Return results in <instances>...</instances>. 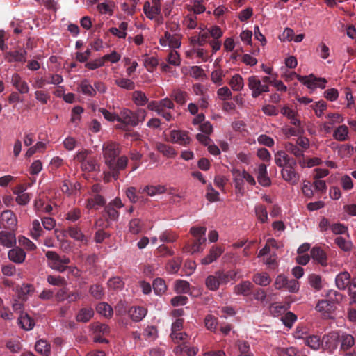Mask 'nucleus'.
I'll return each instance as SVG.
<instances>
[{
    "label": "nucleus",
    "mask_w": 356,
    "mask_h": 356,
    "mask_svg": "<svg viewBox=\"0 0 356 356\" xmlns=\"http://www.w3.org/2000/svg\"><path fill=\"white\" fill-rule=\"evenodd\" d=\"M231 173L236 194L240 197H243L245 193V183L251 187L254 186L257 184L254 176L245 169L233 168L231 170Z\"/></svg>",
    "instance_id": "f257e3e1"
},
{
    "label": "nucleus",
    "mask_w": 356,
    "mask_h": 356,
    "mask_svg": "<svg viewBox=\"0 0 356 356\" xmlns=\"http://www.w3.org/2000/svg\"><path fill=\"white\" fill-rule=\"evenodd\" d=\"M146 115L147 113L144 109L140 108L134 112L129 108H124L120 110L118 114V122L120 123V128L134 127L143 122Z\"/></svg>",
    "instance_id": "f03ea898"
},
{
    "label": "nucleus",
    "mask_w": 356,
    "mask_h": 356,
    "mask_svg": "<svg viewBox=\"0 0 356 356\" xmlns=\"http://www.w3.org/2000/svg\"><path fill=\"white\" fill-rule=\"evenodd\" d=\"M238 274V270L216 271L213 275H209L206 278V286L211 291H216L220 285L227 284L231 280H235Z\"/></svg>",
    "instance_id": "7ed1b4c3"
},
{
    "label": "nucleus",
    "mask_w": 356,
    "mask_h": 356,
    "mask_svg": "<svg viewBox=\"0 0 356 356\" xmlns=\"http://www.w3.org/2000/svg\"><path fill=\"white\" fill-rule=\"evenodd\" d=\"M190 233L193 237L191 245H185L184 250L186 252L194 254L203 250L202 245L206 242V228L204 227H192Z\"/></svg>",
    "instance_id": "20e7f679"
},
{
    "label": "nucleus",
    "mask_w": 356,
    "mask_h": 356,
    "mask_svg": "<svg viewBox=\"0 0 356 356\" xmlns=\"http://www.w3.org/2000/svg\"><path fill=\"white\" fill-rule=\"evenodd\" d=\"M46 257L48 266L60 273L67 270V265L70 262L68 257L65 256L61 257L54 251H47L46 252Z\"/></svg>",
    "instance_id": "39448f33"
},
{
    "label": "nucleus",
    "mask_w": 356,
    "mask_h": 356,
    "mask_svg": "<svg viewBox=\"0 0 356 356\" xmlns=\"http://www.w3.org/2000/svg\"><path fill=\"white\" fill-rule=\"evenodd\" d=\"M103 156L106 165L113 164L120 153V146L118 143L108 141L102 145Z\"/></svg>",
    "instance_id": "423d86ee"
},
{
    "label": "nucleus",
    "mask_w": 356,
    "mask_h": 356,
    "mask_svg": "<svg viewBox=\"0 0 356 356\" xmlns=\"http://www.w3.org/2000/svg\"><path fill=\"white\" fill-rule=\"evenodd\" d=\"M339 341V332L332 331L323 336L322 347L329 353H333L337 348Z\"/></svg>",
    "instance_id": "0eeeda50"
},
{
    "label": "nucleus",
    "mask_w": 356,
    "mask_h": 356,
    "mask_svg": "<svg viewBox=\"0 0 356 356\" xmlns=\"http://www.w3.org/2000/svg\"><path fill=\"white\" fill-rule=\"evenodd\" d=\"M143 12L145 16L150 20L156 18L161 15V0L146 1L143 5Z\"/></svg>",
    "instance_id": "6e6552de"
},
{
    "label": "nucleus",
    "mask_w": 356,
    "mask_h": 356,
    "mask_svg": "<svg viewBox=\"0 0 356 356\" xmlns=\"http://www.w3.org/2000/svg\"><path fill=\"white\" fill-rule=\"evenodd\" d=\"M248 87L252 91V96L254 98L259 97L263 92L269 91L267 84H262L261 81L256 76H252L248 78Z\"/></svg>",
    "instance_id": "1a4fd4ad"
},
{
    "label": "nucleus",
    "mask_w": 356,
    "mask_h": 356,
    "mask_svg": "<svg viewBox=\"0 0 356 356\" xmlns=\"http://www.w3.org/2000/svg\"><path fill=\"white\" fill-rule=\"evenodd\" d=\"M298 80L306 86L309 89L314 90L317 88H325L326 80L316 78L313 74L309 76H298Z\"/></svg>",
    "instance_id": "9d476101"
},
{
    "label": "nucleus",
    "mask_w": 356,
    "mask_h": 356,
    "mask_svg": "<svg viewBox=\"0 0 356 356\" xmlns=\"http://www.w3.org/2000/svg\"><path fill=\"white\" fill-rule=\"evenodd\" d=\"M296 165H287L281 170V175L282 179L291 185H296L298 184L300 178V175L296 171L295 167Z\"/></svg>",
    "instance_id": "9b49d317"
},
{
    "label": "nucleus",
    "mask_w": 356,
    "mask_h": 356,
    "mask_svg": "<svg viewBox=\"0 0 356 356\" xmlns=\"http://www.w3.org/2000/svg\"><path fill=\"white\" fill-rule=\"evenodd\" d=\"M9 81L19 93L25 94L29 92L28 83L19 74H13L9 78Z\"/></svg>",
    "instance_id": "f8f14e48"
},
{
    "label": "nucleus",
    "mask_w": 356,
    "mask_h": 356,
    "mask_svg": "<svg viewBox=\"0 0 356 356\" xmlns=\"http://www.w3.org/2000/svg\"><path fill=\"white\" fill-rule=\"evenodd\" d=\"M171 143L179 145L186 146L190 143L191 139L188 133L181 130H172L170 132V140Z\"/></svg>",
    "instance_id": "ddd939ff"
},
{
    "label": "nucleus",
    "mask_w": 356,
    "mask_h": 356,
    "mask_svg": "<svg viewBox=\"0 0 356 356\" xmlns=\"http://www.w3.org/2000/svg\"><path fill=\"white\" fill-rule=\"evenodd\" d=\"M128 163V159L126 156H122L113 161V164L108 165L111 172V175L115 179L118 178L119 171L126 168Z\"/></svg>",
    "instance_id": "4468645a"
},
{
    "label": "nucleus",
    "mask_w": 356,
    "mask_h": 356,
    "mask_svg": "<svg viewBox=\"0 0 356 356\" xmlns=\"http://www.w3.org/2000/svg\"><path fill=\"white\" fill-rule=\"evenodd\" d=\"M316 309L321 314L323 318H331L332 314L335 309V305L330 301L321 300L318 302Z\"/></svg>",
    "instance_id": "2eb2a0df"
},
{
    "label": "nucleus",
    "mask_w": 356,
    "mask_h": 356,
    "mask_svg": "<svg viewBox=\"0 0 356 356\" xmlns=\"http://www.w3.org/2000/svg\"><path fill=\"white\" fill-rule=\"evenodd\" d=\"M275 163L280 168H286L287 165L292 164L296 165V161L291 158L284 151H277L275 154Z\"/></svg>",
    "instance_id": "dca6fc26"
},
{
    "label": "nucleus",
    "mask_w": 356,
    "mask_h": 356,
    "mask_svg": "<svg viewBox=\"0 0 356 356\" xmlns=\"http://www.w3.org/2000/svg\"><path fill=\"white\" fill-rule=\"evenodd\" d=\"M257 179L258 183L263 187H268L271 185V180L268 175L266 165L259 164L257 171Z\"/></svg>",
    "instance_id": "f3484780"
},
{
    "label": "nucleus",
    "mask_w": 356,
    "mask_h": 356,
    "mask_svg": "<svg viewBox=\"0 0 356 356\" xmlns=\"http://www.w3.org/2000/svg\"><path fill=\"white\" fill-rule=\"evenodd\" d=\"M1 220L6 227L15 229L17 227V218L10 210L3 211L1 214Z\"/></svg>",
    "instance_id": "a211bd4d"
},
{
    "label": "nucleus",
    "mask_w": 356,
    "mask_h": 356,
    "mask_svg": "<svg viewBox=\"0 0 356 356\" xmlns=\"http://www.w3.org/2000/svg\"><path fill=\"white\" fill-rule=\"evenodd\" d=\"M223 249L218 246H212L210 249L209 254L201 259V264L203 265H208L216 261L223 252Z\"/></svg>",
    "instance_id": "6ab92c4d"
},
{
    "label": "nucleus",
    "mask_w": 356,
    "mask_h": 356,
    "mask_svg": "<svg viewBox=\"0 0 356 356\" xmlns=\"http://www.w3.org/2000/svg\"><path fill=\"white\" fill-rule=\"evenodd\" d=\"M310 254L312 258L321 266H326L327 265V255L320 247H314L310 251Z\"/></svg>",
    "instance_id": "aec40b11"
},
{
    "label": "nucleus",
    "mask_w": 356,
    "mask_h": 356,
    "mask_svg": "<svg viewBox=\"0 0 356 356\" xmlns=\"http://www.w3.org/2000/svg\"><path fill=\"white\" fill-rule=\"evenodd\" d=\"M16 243L15 234L13 232H0V245L6 248H11Z\"/></svg>",
    "instance_id": "412c9836"
},
{
    "label": "nucleus",
    "mask_w": 356,
    "mask_h": 356,
    "mask_svg": "<svg viewBox=\"0 0 356 356\" xmlns=\"http://www.w3.org/2000/svg\"><path fill=\"white\" fill-rule=\"evenodd\" d=\"M18 325L25 331L31 330L35 326V321L26 313L20 314L17 319Z\"/></svg>",
    "instance_id": "4be33fe9"
},
{
    "label": "nucleus",
    "mask_w": 356,
    "mask_h": 356,
    "mask_svg": "<svg viewBox=\"0 0 356 356\" xmlns=\"http://www.w3.org/2000/svg\"><path fill=\"white\" fill-rule=\"evenodd\" d=\"M10 261L16 264H22L26 259L25 252L19 248H15L10 250L8 253Z\"/></svg>",
    "instance_id": "5701e85b"
},
{
    "label": "nucleus",
    "mask_w": 356,
    "mask_h": 356,
    "mask_svg": "<svg viewBox=\"0 0 356 356\" xmlns=\"http://www.w3.org/2000/svg\"><path fill=\"white\" fill-rule=\"evenodd\" d=\"M350 282V275L348 272L344 271L339 273L335 278L336 286L339 290H344L348 286Z\"/></svg>",
    "instance_id": "b1692460"
},
{
    "label": "nucleus",
    "mask_w": 356,
    "mask_h": 356,
    "mask_svg": "<svg viewBox=\"0 0 356 356\" xmlns=\"http://www.w3.org/2000/svg\"><path fill=\"white\" fill-rule=\"evenodd\" d=\"M332 136L337 141H346L349 138V129L345 124L339 125L334 130Z\"/></svg>",
    "instance_id": "393cba45"
},
{
    "label": "nucleus",
    "mask_w": 356,
    "mask_h": 356,
    "mask_svg": "<svg viewBox=\"0 0 356 356\" xmlns=\"http://www.w3.org/2000/svg\"><path fill=\"white\" fill-rule=\"evenodd\" d=\"M156 149L164 156L169 159L175 158L177 154L173 147L162 143H157Z\"/></svg>",
    "instance_id": "a878e982"
},
{
    "label": "nucleus",
    "mask_w": 356,
    "mask_h": 356,
    "mask_svg": "<svg viewBox=\"0 0 356 356\" xmlns=\"http://www.w3.org/2000/svg\"><path fill=\"white\" fill-rule=\"evenodd\" d=\"M106 203L105 199L99 194L86 200V207L88 209H98L99 207L104 206Z\"/></svg>",
    "instance_id": "bb28decb"
},
{
    "label": "nucleus",
    "mask_w": 356,
    "mask_h": 356,
    "mask_svg": "<svg viewBox=\"0 0 356 356\" xmlns=\"http://www.w3.org/2000/svg\"><path fill=\"white\" fill-rule=\"evenodd\" d=\"M97 8L102 15H112L114 12L115 3L112 0H105L97 4Z\"/></svg>",
    "instance_id": "cd10ccee"
},
{
    "label": "nucleus",
    "mask_w": 356,
    "mask_h": 356,
    "mask_svg": "<svg viewBox=\"0 0 356 356\" xmlns=\"http://www.w3.org/2000/svg\"><path fill=\"white\" fill-rule=\"evenodd\" d=\"M129 314L131 318L138 322L141 321L147 314V309L143 307H132L129 310Z\"/></svg>",
    "instance_id": "c85d7f7f"
},
{
    "label": "nucleus",
    "mask_w": 356,
    "mask_h": 356,
    "mask_svg": "<svg viewBox=\"0 0 356 356\" xmlns=\"http://www.w3.org/2000/svg\"><path fill=\"white\" fill-rule=\"evenodd\" d=\"M128 22H122L118 27H111L109 32L120 39H124L127 37V31L128 29Z\"/></svg>",
    "instance_id": "c756f323"
},
{
    "label": "nucleus",
    "mask_w": 356,
    "mask_h": 356,
    "mask_svg": "<svg viewBox=\"0 0 356 356\" xmlns=\"http://www.w3.org/2000/svg\"><path fill=\"white\" fill-rule=\"evenodd\" d=\"M26 52L25 50H15L8 52L6 58L8 62H23L26 60Z\"/></svg>",
    "instance_id": "7c9ffc66"
},
{
    "label": "nucleus",
    "mask_w": 356,
    "mask_h": 356,
    "mask_svg": "<svg viewBox=\"0 0 356 356\" xmlns=\"http://www.w3.org/2000/svg\"><path fill=\"white\" fill-rule=\"evenodd\" d=\"M252 286L250 282L244 281L234 286V293L236 295L248 296L251 293Z\"/></svg>",
    "instance_id": "2f4dec72"
},
{
    "label": "nucleus",
    "mask_w": 356,
    "mask_h": 356,
    "mask_svg": "<svg viewBox=\"0 0 356 356\" xmlns=\"http://www.w3.org/2000/svg\"><path fill=\"white\" fill-rule=\"evenodd\" d=\"M166 191V188L163 185H147L145 186L142 192L146 193L149 196L153 197L156 195H161Z\"/></svg>",
    "instance_id": "473e14b6"
},
{
    "label": "nucleus",
    "mask_w": 356,
    "mask_h": 356,
    "mask_svg": "<svg viewBox=\"0 0 356 356\" xmlns=\"http://www.w3.org/2000/svg\"><path fill=\"white\" fill-rule=\"evenodd\" d=\"M308 282L311 287L318 291L321 290L324 286L322 277L317 274L309 275L308 277Z\"/></svg>",
    "instance_id": "72a5a7b5"
},
{
    "label": "nucleus",
    "mask_w": 356,
    "mask_h": 356,
    "mask_svg": "<svg viewBox=\"0 0 356 356\" xmlns=\"http://www.w3.org/2000/svg\"><path fill=\"white\" fill-rule=\"evenodd\" d=\"M340 341H341V349L343 350H349L355 343L354 337L347 333H342L340 335Z\"/></svg>",
    "instance_id": "f704fd0d"
},
{
    "label": "nucleus",
    "mask_w": 356,
    "mask_h": 356,
    "mask_svg": "<svg viewBox=\"0 0 356 356\" xmlns=\"http://www.w3.org/2000/svg\"><path fill=\"white\" fill-rule=\"evenodd\" d=\"M229 83L234 91H241L244 87L243 79L238 74L233 75Z\"/></svg>",
    "instance_id": "c9c22d12"
},
{
    "label": "nucleus",
    "mask_w": 356,
    "mask_h": 356,
    "mask_svg": "<svg viewBox=\"0 0 356 356\" xmlns=\"http://www.w3.org/2000/svg\"><path fill=\"white\" fill-rule=\"evenodd\" d=\"M94 312L92 308H83L78 312L76 318L79 322L86 323L90 320Z\"/></svg>",
    "instance_id": "e433bc0d"
},
{
    "label": "nucleus",
    "mask_w": 356,
    "mask_h": 356,
    "mask_svg": "<svg viewBox=\"0 0 356 356\" xmlns=\"http://www.w3.org/2000/svg\"><path fill=\"white\" fill-rule=\"evenodd\" d=\"M79 88L81 92L85 95L94 97L96 95L95 89L88 79L83 80L79 85Z\"/></svg>",
    "instance_id": "4c0bfd02"
},
{
    "label": "nucleus",
    "mask_w": 356,
    "mask_h": 356,
    "mask_svg": "<svg viewBox=\"0 0 356 356\" xmlns=\"http://www.w3.org/2000/svg\"><path fill=\"white\" fill-rule=\"evenodd\" d=\"M236 346L238 350V356H254L253 353L251 351L250 346L247 341H238Z\"/></svg>",
    "instance_id": "58836bf2"
},
{
    "label": "nucleus",
    "mask_w": 356,
    "mask_h": 356,
    "mask_svg": "<svg viewBox=\"0 0 356 356\" xmlns=\"http://www.w3.org/2000/svg\"><path fill=\"white\" fill-rule=\"evenodd\" d=\"M104 216L108 222L110 221H116L118 219L119 213L115 208L108 204L104 208Z\"/></svg>",
    "instance_id": "ea45409f"
},
{
    "label": "nucleus",
    "mask_w": 356,
    "mask_h": 356,
    "mask_svg": "<svg viewBox=\"0 0 356 356\" xmlns=\"http://www.w3.org/2000/svg\"><path fill=\"white\" fill-rule=\"evenodd\" d=\"M115 83L120 88L128 90H132L135 88V83L127 78H117L115 79Z\"/></svg>",
    "instance_id": "a19ab883"
},
{
    "label": "nucleus",
    "mask_w": 356,
    "mask_h": 356,
    "mask_svg": "<svg viewBox=\"0 0 356 356\" xmlns=\"http://www.w3.org/2000/svg\"><path fill=\"white\" fill-rule=\"evenodd\" d=\"M152 287L154 293L159 296L163 294L167 290V285L162 278H156L153 282Z\"/></svg>",
    "instance_id": "79ce46f5"
},
{
    "label": "nucleus",
    "mask_w": 356,
    "mask_h": 356,
    "mask_svg": "<svg viewBox=\"0 0 356 356\" xmlns=\"http://www.w3.org/2000/svg\"><path fill=\"white\" fill-rule=\"evenodd\" d=\"M35 349L44 356H48L50 353V345L45 340H38L35 343Z\"/></svg>",
    "instance_id": "37998d69"
},
{
    "label": "nucleus",
    "mask_w": 356,
    "mask_h": 356,
    "mask_svg": "<svg viewBox=\"0 0 356 356\" xmlns=\"http://www.w3.org/2000/svg\"><path fill=\"white\" fill-rule=\"evenodd\" d=\"M209 38L208 33L206 31L200 32L199 35L197 36H193L191 38V43L192 45H199V46H203L204 45Z\"/></svg>",
    "instance_id": "c03bdc74"
},
{
    "label": "nucleus",
    "mask_w": 356,
    "mask_h": 356,
    "mask_svg": "<svg viewBox=\"0 0 356 356\" xmlns=\"http://www.w3.org/2000/svg\"><path fill=\"white\" fill-rule=\"evenodd\" d=\"M97 312L106 318H110L113 314L112 307L106 302H100L97 305Z\"/></svg>",
    "instance_id": "a18cd8bd"
},
{
    "label": "nucleus",
    "mask_w": 356,
    "mask_h": 356,
    "mask_svg": "<svg viewBox=\"0 0 356 356\" xmlns=\"http://www.w3.org/2000/svg\"><path fill=\"white\" fill-rule=\"evenodd\" d=\"M174 289L177 293H187L190 291V284L186 280H177L175 282Z\"/></svg>",
    "instance_id": "49530a36"
},
{
    "label": "nucleus",
    "mask_w": 356,
    "mask_h": 356,
    "mask_svg": "<svg viewBox=\"0 0 356 356\" xmlns=\"http://www.w3.org/2000/svg\"><path fill=\"white\" fill-rule=\"evenodd\" d=\"M256 216L259 221L264 223L268 220V212L266 208L261 204H257L254 207Z\"/></svg>",
    "instance_id": "de8ad7c7"
},
{
    "label": "nucleus",
    "mask_w": 356,
    "mask_h": 356,
    "mask_svg": "<svg viewBox=\"0 0 356 356\" xmlns=\"http://www.w3.org/2000/svg\"><path fill=\"white\" fill-rule=\"evenodd\" d=\"M132 99L138 106H145L148 102V98L146 95L140 90L134 91L132 93Z\"/></svg>",
    "instance_id": "09e8293b"
},
{
    "label": "nucleus",
    "mask_w": 356,
    "mask_h": 356,
    "mask_svg": "<svg viewBox=\"0 0 356 356\" xmlns=\"http://www.w3.org/2000/svg\"><path fill=\"white\" fill-rule=\"evenodd\" d=\"M253 281L258 285L265 286L270 284L271 279L266 273H261L254 275Z\"/></svg>",
    "instance_id": "8fccbe9b"
},
{
    "label": "nucleus",
    "mask_w": 356,
    "mask_h": 356,
    "mask_svg": "<svg viewBox=\"0 0 356 356\" xmlns=\"http://www.w3.org/2000/svg\"><path fill=\"white\" fill-rule=\"evenodd\" d=\"M305 343L314 350H318L322 346V339L317 335H311L305 339Z\"/></svg>",
    "instance_id": "3c124183"
},
{
    "label": "nucleus",
    "mask_w": 356,
    "mask_h": 356,
    "mask_svg": "<svg viewBox=\"0 0 356 356\" xmlns=\"http://www.w3.org/2000/svg\"><path fill=\"white\" fill-rule=\"evenodd\" d=\"M143 227V223L140 219L134 218L130 220L129 230L133 234H139Z\"/></svg>",
    "instance_id": "603ef678"
},
{
    "label": "nucleus",
    "mask_w": 356,
    "mask_h": 356,
    "mask_svg": "<svg viewBox=\"0 0 356 356\" xmlns=\"http://www.w3.org/2000/svg\"><path fill=\"white\" fill-rule=\"evenodd\" d=\"M91 328L95 334H107L110 332L109 327L99 322L94 323L91 325Z\"/></svg>",
    "instance_id": "864d4df0"
},
{
    "label": "nucleus",
    "mask_w": 356,
    "mask_h": 356,
    "mask_svg": "<svg viewBox=\"0 0 356 356\" xmlns=\"http://www.w3.org/2000/svg\"><path fill=\"white\" fill-rule=\"evenodd\" d=\"M172 97L179 104H184L187 100L188 94L186 92L176 89L172 91Z\"/></svg>",
    "instance_id": "5fc2aeb1"
},
{
    "label": "nucleus",
    "mask_w": 356,
    "mask_h": 356,
    "mask_svg": "<svg viewBox=\"0 0 356 356\" xmlns=\"http://www.w3.org/2000/svg\"><path fill=\"white\" fill-rule=\"evenodd\" d=\"M284 148L286 152L293 154L296 157H301L304 155V152L300 149L296 145L287 142L284 145Z\"/></svg>",
    "instance_id": "6e6d98bb"
},
{
    "label": "nucleus",
    "mask_w": 356,
    "mask_h": 356,
    "mask_svg": "<svg viewBox=\"0 0 356 356\" xmlns=\"http://www.w3.org/2000/svg\"><path fill=\"white\" fill-rule=\"evenodd\" d=\"M167 61L170 65L179 66L181 65L179 54L175 49L170 50L167 57Z\"/></svg>",
    "instance_id": "4d7b16f0"
},
{
    "label": "nucleus",
    "mask_w": 356,
    "mask_h": 356,
    "mask_svg": "<svg viewBox=\"0 0 356 356\" xmlns=\"http://www.w3.org/2000/svg\"><path fill=\"white\" fill-rule=\"evenodd\" d=\"M326 296L327 298V300L330 301L334 305L339 303L343 299L342 294L333 289L329 290L326 293Z\"/></svg>",
    "instance_id": "13d9d810"
},
{
    "label": "nucleus",
    "mask_w": 356,
    "mask_h": 356,
    "mask_svg": "<svg viewBox=\"0 0 356 356\" xmlns=\"http://www.w3.org/2000/svg\"><path fill=\"white\" fill-rule=\"evenodd\" d=\"M181 264V260L180 258L173 259L168 263L166 266L167 270L172 274L176 273L179 270Z\"/></svg>",
    "instance_id": "bf43d9fd"
},
{
    "label": "nucleus",
    "mask_w": 356,
    "mask_h": 356,
    "mask_svg": "<svg viewBox=\"0 0 356 356\" xmlns=\"http://www.w3.org/2000/svg\"><path fill=\"white\" fill-rule=\"evenodd\" d=\"M31 236L37 240L42 234V229L38 220H34L32 222V228L31 230Z\"/></svg>",
    "instance_id": "052dcab7"
},
{
    "label": "nucleus",
    "mask_w": 356,
    "mask_h": 356,
    "mask_svg": "<svg viewBox=\"0 0 356 356\" xmlns=\"http://www.w3.org/2000/svg\"><path fill=\"white\" fill-rule=\"evenodd\" d=\"M183 24L188 29H195L197 25L196 15L195 14L187 15L184 18Z\"/></svg>",
    "instance_id": "680f3d73"
},
{
    "label": "nucleus",
    "mask_w": 356,
    "mask_h": 356,
    "mask_svg": "<svg viewBox=\"0 0 356 356\" xmlns=\"http://www.w3.org/2000/svg\"><path fill=\"white\" fill-rule=\"evenodd\" d=\"M220 194L212 186L211 184L207 186L206 198L209 202H217L219 200Z\"/></svg>",
    "instance_id": "e2e57ef3"
},
{
    "label": "nucleus",
    "mask_w": 356,
    "mask_h": 356,
    "mask_svg": "<svg viewBox=\"0 0 356 356\" xmlns=\"http://www.w3.org/2000/svg\"><path fill=\"white\" fill-rule=\"evenodd\" d=\"M83 112V108L81 106H75L71 113V122L77 126L81 120V115Z\"/></svg>",
    "instance_id": "0e129e2a"
},
{
    "label": "nucleus",
    "mask_w": 356,
    "mask_h": 356,
    "mask_svg": "<svg viewBox=\"0 0 356 356\" xmlns=\"http://www.w3.org/2000/svg\"><path fill=\"white\" fill-rule=\"evenodd\" d=\"M335 243L343 251L348 252L351 250V242L348 240L345 239L342 236L337 237L335 238Z\"/></svg>",
    "instance_id": "69168bd1"
},
{
    "label": "nucleus",
    "mask_w": 356,
    "mask_h": 356,
    "mask_svg": "<svg viewBox=\"0 0 356 356\" xmlns=\"http://www.w3.org/2000/svg\"><path fill=\"white\" fill-rule=\"evenodd\" d=\"M177 238V236L171 231H165L159 236L161 241L164 243H173Z\"/></svg>",
    "instance_id": "338daca9"
},
{
    "label": "nucleus",
    "mask_w": 356,
    "mask_h": 356,
    "mask_svg": "<svg viewBox=\"0 0 356 356\" xmlns=\"http://www.w3.org/2000/svg\"><path fill=\"white\" fill-rule=\"evenodd\" d=\"M204 324L207 330L215 331L217 327L218 321L213 316L209 314L204 318Z\"/></svg>",
    "instance_id": "774afa93"
}]
</instances>
